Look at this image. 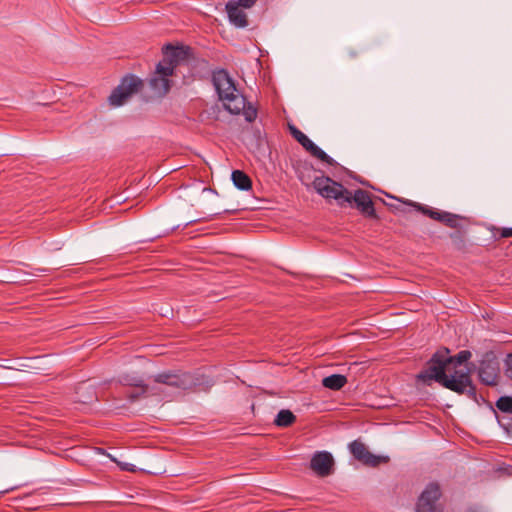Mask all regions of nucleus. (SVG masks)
Instances as JSON below:
<instances>
[{
    "mask_svg": "<svg viewBox=\"0 0 512 512\" xmlns=\"http://www.w3.org/2000/svg\"><path fill=\"white\" fill-rule=\"evenodd\" d=\"M349 449L355 459L362 462L365 465L376 467L381 463L388 462L389 458L387 456H378L372 454L365 444L358 440H354L349 444Z\"/></svg>",
    "mask_w": 512,
    "mask_h": 512,
    "instance_id": "10",
    "label": "nucleus"
},
{
    "mask_svg": "<svg viewBox=\"0 0 512 512\" xmlns=\"http://www.w3.org/2000/svg\"><path fill=\"white\" fill-rule=\"evenodd\" d=\"M296 420L295 415L287 409H282L278 412L274 423L279 427H288L292 425Z\"/></svg>",
    "mask_w": 512,
    "mask_h": 512,
    "instance_id": "17",
    "label": "nucleus"
},
{
    "mask_svg": "<svg viewBox=\"0 0 512 512\" xmlns=\"http://www.w3.org/2000/svg\"><path fill=\"white\" fill-rule=\"evenodd\" d=\"M143 86L141 79L134 75L124 77L120 84L113 90L109 96V103L112 106H121L134 93L138 92Z\"/></svg>",
    "mask_w": 512,
    "mask_h": 512,
    "instance_id": "5",
    "label": "nucleus"
},
{
    "mask_svg": "<svg viewBox=\"0 0 512 512\" xmlns=\"http://www.w3.org/2000/svg\"><path fill=\"white\" fill-rule=\"evenodd\" d=\"M450 362L449 350L447 348L438 350L428 361L427 367L417 375V379L428 385L431 381H435L457 394H466L475 398L476 389L469 372L464 370L452 372L449 367Z\"/></svg>",
    "mask_w": 512,
    "mask_h": 512,
    "instance_id": "1",
    "label": "nucleus"
},
{
    "mask_svg": "<svg viewBox=\"0 0 512 512\" xmlns=\"http://www.w3.org/2000/svg\"><path fill=\"white\" fill-rule=\"evenodd\" d=\"M347 196L349 197V202H346V205L354 203L363 216L377 218L373 201L368 191L357 189L353 194L348 191Z\"/></svg>",
    "mask_w": 512,
    "mask_h": 512,
    "instance_id": "9",
    "label": "nucleus"
},
{
    "mask_svg": "<svg viewBox=\"0 0 512 512\" xmlns=\"http://www.w3.org/2000/svg\"><path fill=\"white\" fill-rule=\"evenodd\" d=\"M241 112H243V114L245 116V119L248 122H252L256 118V116H257L256 110L251 108V107L246 109V106H245L244 109Z\"/></svg>",
    "mask_w": 512,
    "mask_h": 512,
    "instance_id": "22",
    "label": "nucleus"
},
{
    "mask_svg": "<svg viewBox=\"0 0 512 512\" xmlns=\"http://www.w3.org/2000/svg\"><path fill=\"white\" fill-rule=\"evenodd\" d=\"M443 213L444 211H439L435 209L434 213L431 215V219L441 222Z\"/></svg>",
    "mask_w": 512,
    "mask_h": 512,
    "instance_id": "27",
    "label": "nucleus"
},
{
    "mask_svg": "<svg viewBox=\"0 0 512 512\" xmlns=\"http://www.w3.org/2000/svg\"><path fill=\"white\" fill-rule=\"evenodd\" d=\"M499 235L502 238L512 237V228H501V229H499Z\"/></svg>",
    "mask_w": 512,
    "mask_h": 512,
    "instance_id": "24",
    "label": "nucleus"
},
{
    "mask_svg": "<svg viewBox=\"0 0 512 512\" xmlns=\"http://www.w3.org/2000/svg\"><path fill=\"white\" fill-rule=\"evenodd\" d=\"M479 379L486 385H495L497 380V369L490 363L482 362L479 367Z\"/></svg>",
    "mask_w": 512,
    "mask_h": 512,
    "instance_id": "13",
    "label": "nucleus"
},
{
    "mask_svg": "<svg viewBox=\"0 0 512 512\" xmlns=\"http://www.w3.org/2000/svg\"><path fill=\"white\" fill-rule=\"evenodd\" d=\"M496 407L504 413H512V397L502 396L496 402Z\"/></svg>",
    "mask_w": 512,
    "mask_h": 512,
    "instance_id": "18",
    "label": "nucleus"
},
{
    "mask_svg": "<svg viewBox=\"0 0 512 512\" xmlns=\"http://www.w3.org/2000/svg\"><path fill=\"white\" fill-rule=\"evenodd\" d=\"M119 381L124 385L143 387V380L138 376L122 375Z\"/></svg>",
    "mask_w": 512,
    "mask_h": 512,
    "instance_id": "19",
    "label": "nucleus"
},
{
    "mask_svg": "<svg viewBox=\"0 0 512 512\" xmlns=\"http://www.w3.org/2000/svg\"><path fill=\"white\" fill-rule=\"evenodd\" d=\"M123 470L131 471L132 469L129 467L128 464H125V466H121Z\"/></svg>",
    "mask_w": 512,
    "mask_h": 512,
    "instance_id": "31",
    "label": "nucleus"
},
{
    "mask_svg": "<svg viewBox=\"0 0 512 512\" xmlns=\"http://www.w3.org/2000/svg\"><path fill=\"white\" fill-rule=\"evenodd\" d=\"M257 0H230L233 4L240 8H251Z\"/></svg>",
    "mask_w": 512,
    "mask_h": 512,
    "instance_id": "21",
    "label": "nucleus"
},
{
    "mask_svg": "<svg viewBox=\"0 0 512 512\" xmlns=\"http://www.w3.org/2000/svg\"><path fill=\"white\" fill-rule=\"evenodd\" d=\"M231 179L235 187L242 191H248L252 188V182L249 176L241 170L232 172Z\"/></svg>",
    "mask_w": 512,
    "mask_h": 512,
    "instance_id": "15",
    "label": "nucleus"
},
{
    "mask_svg": "<svg viewBox=\"0 0 512 512\" xmlns=\"http://www.w3.org/2000/svg\"><path fill=\"white\" fill-rule=\"evenodd\" d=\"M472 354L469 350H461L455 356H449L451 362L449 363V367L451 371L455 370H464L470 373V370L467 367H464L463 364L467 362L471 358Z\"/></svg>",
    "mask_w": 512,
    "mask_h": 512,
    "instance_id": "14",
    "label": "nucleus"
},
{
    "mask_svg": "<svg viewBox=\"0 0 512 512\" xmlns=\"http://www.w3.org/2000/svg\"><path fill=\"white\" fill-rule=\"evenodd\" d=\"M312 185L319 195L327 200L334 199L341 207L346 206V202H349L348 190L329 177H315Z\"/></svg>",
    "mask_w": 512,
    "mask_h": 512,
    "instance_id": "4",
    "label": "nucleus"
},
{
    "mask_svg": "<svg viewBox=\"0 0 512 512\" xmlns=\"http://www.w3.org/2000/svg\"><path fill=\"white\" fill-rule=\"evenodd\" d=\"M412 205L414 207L417 208V210L421 211L423 214L429 216L431 218V215L434 213L435 209L433 208H430V207H427V206H423L421 204H418V203H412Z\"/></svg>",
    "mask_w": 512,
    "mask_h": 512,
    "instance_id": "23",
    "label": "nucleus"
},
{
    "mask_svg": "<svg viewBox=\"0 0 512 512\" xmlns=\"http://www.w3.org/2000/svg\"><path fill=\"white\" fill-rule=\"evenodd\" d=\"M94 397H95V392H94L93 389H91L89 397L86 398V397H83V396L79 395L78 401L83 402V403H87V402L91 401Z\"/></svg>",
    "mask_w": 512,
    "mask_h": 512,
    "instance_id": "26",
    "label": "nucleus"
},
{
    "mask_svg": "<svg viewBox=\"0 0 512 512\" xmlns=\"http://www.w3.org/2000/svg\"><path fill=\"white\" fill-rule=\"evenodd\" d=\"M92 386L91 385H88L87 383H83L81 384L78 388H77V394H80L81 391L83 390H86V389H89L91 388Z\"/></svg>",
    "mask_w": 512,
    "mask_h": 512,
    "instance_id": "28",
    "label": "nucleus"
},
{
    "mask_svg": "<svg viewBox=\"0 0 512 512\" xmlns=\"http://www.w3.org/2000/svg\"><path fill=\"white\" fill-rule=\"evenodd\" d=\"M458 220H459L458 215L444 211V213L442 215L441 222L444 223L445 225H447L448 227L457 228L459 225Z\"/></svg>",
    "mask_w": 512,
    "mask_h": 512,
    "instance_id": "20",
    "label": "nucleus"
},
{
    "mask_svg": "<svg viewBox=\"0 0 512 512\" xmlns=\"http://www.w3.org/2000/svg\"><path fill=\"white\" fill-rule=\"evenodd\" d=\"M440 497L441 489L439 484L435 482L429 483L418 498L416 512H443V508L438 502Z\"/></svg>",
    "mask_w": 512,
    "mask_h": 512,
    "instance_id": "6",
    "label": "nucleus"
},
{
    "mask_svg": "<svg viewBox=\"0 0 512 512\" xmlns=\"http://www.w3.org/2000/svg\"><path fill=\"white\" fill-rule=\"evenodd\" d=\"M349 55H350V57L353 58V57H356L358 55V52L354 51V50H351V51H349Z\"/></svg>",
    "mask_w": 512,
    "mask_h": 512,
    "instance_id": "30",
    "label": "nucleus"
},
{
    "mask_svg": "<svg viewBox=\"0 0 512 512\" xmlns=\"http://www.w3.org/2000/svg\"><path fill=\"white\" fill-rule=\"evenodd\" d=\"M212 82L224 108L231 114L238 115L246 104L245 97L237 90L228 72L221 69L212 75Z\"/></svg>",
    "mask_w": 512,
    "mask_h": 512,
    "instance_id": "2",
    "label": "nucleus"
},
{
    "mask_svg": "<svg viewBox=\"0 0 512 512\" xmlns=\"http://www.w3.org/2000/svg\"><path fill=\"white\" fill-rule=\"evenodd\" d=\"M97 452L99 454L107 455L109 458H111L113 461H115V459L112 458V456L110 454L106 453V451L103 448H97Z\"/></svg>",
    "mask_w": 512,
    "mask_h": 512,
    "instance_id": "29",
    "label": "nucleus"
},
{
    "mask_svg": "<svg viewBox=\"0 0 512 512\" xmlns=\"http://www.w3.org/2000/svg\"><path fill=\"white\" fill-rule=\"evenodd\" d=\"M154 381L182 390H187L197 385V380L192 374L180 371H166L159 373L154 376Z\"/></svg>",
    "mask_w": 512,
    "mask_h": 512,
    "instance_id": "7",
    "label": "nucleus"
},
{
    "mask_svg": "<svg viewBox=\"0 0 512 512\" xmlns=\"http://www.w3.org/2000/svg\"><path fill=\"white\" fill-rule=\"evenodd\" d=\"M347 383V378L344 375L341 374H332L330 376H327L323 378L322 385L325 388H328L330 390H340L343 388Z\"/></svg>",
    "mask_w": 512,
    "mask_h": 512,
    "instance_id": "16",
    "label": "nucleus"
},
{
    "mask_svg": "<svg viewBox=\"0 0 512 512\" xmlns=\"http://www.w3.org/2000/svg\"><path fill=\"white\" fill-rule=\"evenodd\" d=\"M193 221H189L187 223L184 224V227H187L188 225H190Z\"/></svg>",
    "mask_w": 512,
    "mask_h": 512,
    "instance_id": "33",
    "label": "nucleus"
},
{
    "mask_svg": "<svg viewBox=\"0 0 512 512\" xmlns=\"http://www.w3.org/2000/svg\"><path fill=\"white\" fill-rule=\"evenodd\" d=\"M226 11L229 22L237 28H245L248 25L247 15L244 10L232 2L226 3Z\"/></svg>",
    "mask_w": 512,
    "mask_h": 512,
    "instance_id": "12",
    "label": "nucleus"
},
{
    "mask_svg": "<svg viewBox=\"0 0 512 512\" xmlns=\"http://www.w3.org/2000/svg\"><path fill=\"white\" fill-rule=\"evenodd\" d=\"M291 135L302 145V147L308 151L313 157L321 160L328 165H334L335 161L321 148H319L312 140L308 138L302 131L297 127L289 126Z\"/></svg>",
    "mask_w": 512,
    "mask_h": 512,
    "instance_id": "8",
    "label": "nucleus"
},
{
    "mask_svg": "<svg viewBox=\"0 0 512 512\" xmlns=\"http://www.w3.org/2000/svg\"><path fill=\"white\" fill-rule=\"evenodd\" d=\"M165 55L170 58L169 62H160L157 67L155 74L151 77L149 84L151 89L158 96L165 95L170 89V79L174 71L173 62H176L182 57L183 50L178 47H174L170 44L164 48Z\"/></svg>",
    "mask_w": 512,
    "mask_h": 512,
    "instance_id": "3",
    "label": "nucleus"
},
{
    "mask_svg": "<svg viewBox=\"0 0 512 512\" xmlns=\"http://www.w3.org/2000/svg\"><path fill=\"white\" fill-rule=\"evenodd\" d=\"M506 375L512 380V355L509 356L507 361Z\"/></svg>",
    "mask_w": 512,
    "mask_h": 512,
    "instance_id": "25",
    "label": "nucleus"
},
{
    "mask_svg": "<svg viewBox=\"0 0 512 512\" xmlns=\"http://www.w3.org/2000/svg\"><path fill=\"white\" fill-rule=\"evenodd\" d=\"M334 459L330 452L318 451L311 457L310 468L319 477L329 476L333 472Z\"/></svg>",
    "mask_w": 512,
    "mask_h": 512,
    "instance_id": "11",
    "label": "nucleus"
},
{
    "mask_svg": "<svg viewBox=\"0 0 512 512\" xmlns=\"http://www.w3.org/2000/svg\"><path fill=\"white\" fill-rule=\"evenodd\" d=\"M300 180L303 184L307 185V183L305 182L304 178L303 177H300Z\"/></svg>",
    "mask_w": 512,
    "mask_h": 512,
    "instance_id": "32",
    "label": "nucleus"
}]
</instances>
